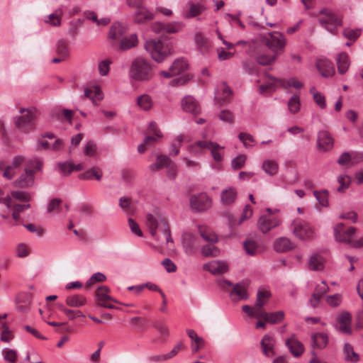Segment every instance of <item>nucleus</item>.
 I'll return each instance as SVG.
<instances>
[{
  "label": "nucleus",
  "instance_id": "nucleus-1",
  "mask_svg": "<svg viewBox=\"0 0 363 363\" xmlns=\"http://www.w3.org/2000/svg\"><path fill=\"white\" fill-rule=\"evenodd\" d=\"M144 48L152 59L158 63L162 62L174 52L173 44L170 42H164L161 38L147 40L144 44Z\"/></svg>",
  "mask_w": 363,
  "mask_h": 363
},
{
  "label": "nucleus",
  "instance_id": "nucleus-2",
  "mask_svg": "<svg viewBox=\"0 0 363 363\" xmlns=\"http://www.w3.org/2000/svg\"><path fill=\"white\" fill-rule=\"evenodd\" d=\"M151 62L142 57H136L131 63L130 77L136 81H148L153 77Z\"/></svg>",
  "mask_w": 363,
  "mask_h": 363
},
{
  "label": "nucleus",
  "instance_id": "nucleus-3",
  "mask_svg": "<svg viewBox=\"0 0 363 363\" xmlns=\"http://www.w3.org/2000/svg\"><path fill=\"white\" fill-rule=\"evenodd\" d=\"M146 225L152 236L156 237L157 230L158 229L166 237L167 243L173 242L169 226L164 218H161L158 220L152 214L147 213L146 216Z\"/></svg>",
  "mask_w": 363,
  "mask_h": 363
},
{
  "label": "nucleus",
  "instance_id": "nucleus-4",
  "mask_svg": "<svg viewBox=\"0 0 363 363\" xmlns=\"http://www.w3.org/2000/svg\"><path fill=\"white\" fill-rule=\"evenodd\" d=\"M262 42L274 54H277V56L283 52L286 45V40L284 35L275 31L268 33V37H263Z\"/></svg>",
  "mask_w": 363,
  "mask_h": 363
},
{
  "label": "nucleus",
  "instance_id": "nucleus-5",
  "mask_svg": "<svg viewBox=\"0 0 363 363\" xmlns=\"http://www.w3.org/2000/svg\"><path fill=\"white\" fill-rule=\"evenodd\" d=\"M20 113L23 115L15 118V125L21 131L27 133L34 129L33 121L35 117V108H20Z\"/></svg>",
  "mask_w": 363,
  "mask_h": 363
},
{
  "label": "nucleus",
  "instance_id": "nucleus-6",
  "mask_svg": "<svg viewBox=\"0 0 363 363\" xmlns=\"http://www.w3.org/2000/svg\"><path fill=\"white\" fill-rule=\"evenodd\" d=\"M291 230L300 240H311L315 236L313 227L300 218L294 219L291 224Z\"/></svg>",
  "mask_w": 363,
  "mask_h": 363
},
{
  "label": "nucleus",
  "instance_id": "nucleus-7",
  "mask_svg": "<svg viewBox=\"0 0 363 363\" xmlns=\"http://www.w3.org/2000/svg\"><path fill=\"white\" fill-rule=\"evenodd\" d=\"M320 14L323 16L318 18V22L321 26L324 27L328 31L334 33L337 28L342 25V21L337 15L328 9H323L320 11Z\"/></svg>",
  "mask_w": 363,
  "mask_h": 363
},
{
  "label": "nucleus",
  "instance_id": "nucleus-8",
  "mask_svg": "<svg viewBox=\"0 0 363 363\" xmlns=\"http://www.w3.org/2000/svg\"><path fill=\"white\" fill-rule=\"evenodd\" d=\"M189 201L191 208L198 212L205 211L211 206V201L205 193L191 195Z\"/></svg>",
  "mask_w": 363,
  "mask_h": 363
},
{
  "label": "nucleus",
  "instance_id": "nucleus-9",
  "mask_svg": "<svg viewBox=\"0 0 363 363\" xmlns=\"http://www.w3.org/2000/svg\"><path fill=\"white\" fill-rule=\"evenodd\" d=\"M281 224V219L274 215L261 216L257 222V227L262 233H267Z\"/></svg>",
  "mask_w": 363,
  "mask_h": 363
},
{
  "label": "nucleus",
  "instance_id": "nucleus-10",
  "mask_svg": "<svg viewBox=\"0 0 363 363\" xmlns=\"http://www.w3.org/2000/svg\"><path fill=\"white\" fill-rule=\"evenodd\" d=\"M357 231L354 227H350L347 230H345V225L342 223H340L334 228V235L335 240L340 242L351 243L352 238Z\"/></svg>",
  "mask_w": 363,
  "mask_h": 363
},
{
  "label": "nucleus",
  "instance_id": "nucleus-11",
  "mask_svg": "<svg viewBox=\"0 0 363 363\" xmlns=\"http://www.w3.org/2000/svg\"><path fill=\"white\" fill-rule=\"evenodd\" d=\"M182 26L180 23L164 24L160 22H155L152 24V30L157 34L175 33L179 32Z\"/></svg>",
  "mask_w": 363,
  "mask_h": 363
},
{
  "label": "nucleus",
  "instance_id": "nucleus-12",
  "mask_svg": "<svg viewBox=\"0 0 363 363\" xmlns=\"http://www.w3.org/2000/svg\"><path fill=\"white\" fill-rule=\"evenodd\" d=\"M352 314L348 311L342 312L336 318L337 326L339 331L344 334L351 335L352 333Z\"/></svg>",
  "mask_w": 363,
  "mask_h": 363
},
{
  "label": "nucleus",
  "instance_id": "nucleus-13",
  "mask_svg": "<svg viewBox=\"0 0 363 363\" xmlns=\"http://www.w3.org/2000/svg\"><path fill=\"white\" fill-rule=\"evenodd\" d=\"M318 149L321 152L330 150L334 145V139L327 130H320L318 133Z\"/></svg>",
  "mask_w": 363,
  "mask_h": 363
},
{
  "label": "nucleus",
  "instance_id": "nucleus-14",
  "mask_svg": "<svg viewBox=\"0 0 363 363\" xmlns=\"http://www.w3.org/2000/svg\"><path fill=\"white\" fill-rule=\"evenodd\" d=\"M182 245L189 254H194L199 247V241L196 235L191 233H184L182 235Z\"/></svg>",
  "mask_w": 363,
  "mask_h": 363
},
{
  "label": "nucleus",
  "instance_id": "nucleus-15",
  "mask_svg": "<svg viewBox=\"0 0 363 363\" xmlns=\"http://www.w3.org/2000/svg\"><path fill=\"white\" fill-rule=\"evenodd\" d=\"M182 108L184 111L191 113L194 116L199 115L201 108L199 102L191 96H186L182 100Z\"/></svg>",
  "mask_w": 363,
  "mask_h": 363
},
{
  "label": "nucleus",
  "instance_id": "nucleus-16",
  "mask_svg": "<svg viewBox=\"0 0 363 363\" xmlns=\"http://www.w3.org/2000/svg\"><path fill=\"white\" fill-rule=\"evenodd\" d=\"M34 174L33 169L30 167H26L25 173L14 182L15 186L23 189L31 186L34 182Z\"/></svg>",
  "mask_w": 363,
  "mask_h": 363
},
{
  "label": "nucleus",
  "instance_id": "nucleus-17",
  "mask_svg": "<svg viewBox=\"0 0 363 363\" xmlns=\"http://www.w3.org/2000/svg\"><path fill=\"white\" fill-rule=\"evenodd\" d=\"M276 345L275 339L268 335H264L260 342L262 353L267 357H272L275 355L274 347Z\"/></svg>",
  "mask_w": 363,
  "mask_h": 363
},
{
  "label": "nucleus",
  "instance_id": "nucleus-18",
  "mask_svg": "<svg viewBox=\"0 0 363 363\" xmlns=\"http://www.w3.org/2000/svg\"><path fill=\"white\" fill-rule=\"evenodd\" d=\"M203 269L208 271L212 274H221L228 270L226 262L218 260H213L203 265Z\"/></svg>",
  "mask_w": 363,
  "mask_h": 363
},
{
  "label": "nucleus",
  "instance_id": "nucleus-19",
  "mask_svg": "<svg viewBox=\"0 0 363 363\" xmlns=\"http://www.w3.org/2000/svg\"><path fill=\"white\" fill-rule=\"evenodd\" d=\"M186 334L191 340L192 352L196 353L205 347V340L192 329H186Z\"/></svg>",
  "mask_w": 363,
  "mask_h": 363
},
{
  "label": "nucleus",
  "instance_id": "nucleus-20",
  "mask_svg": "<svg viewBox=\"0 0 363 363\" xmlns=\"http://www.w3.org/2000/svg\"><path fill=\"white\" fill-rule=\"evenodd\" d=\"M316 67L321 75L324 77H330L335 74L333 64L328 60H317Z\"/></svg>",
  "mask_w": 363,
  "mask_h": 363
},
{
  "label": "nucleus",
  "instance_id": "nucleus-21",
  "mask_svg": "<svg viewBox=\"0 0 363 363\" xmlns=\"http://www.w3.org/2000/svg\"><path fill=\"white\" fill-rule=\"evenodd\" d=\"M286 345L291 353L296 357L301 356L304 351L303 345L295 338L294 335L286 340Z\"/></svg>",
  "mask_w": 363,
  "mask_h": 363
},
{
  "label": "nucleus",
  "instance_id": "nucleus-22",
  "mask_svg": "<svg viewBox=\"0 0 363 363\" xmlns=\"http://www.w3.org/2000/svg\"><path fill=\"white\" fill-rule=\"evenodd\" d=\"M199 233L202 239L211 243H216L218 242V238L213 230L206 225H198Z\"/></svg>",
  "mask_w": 363,
  "mask_h": 363
},
{
  "label": "nucleus",
  "instance_id": "nucleus-23",
  "mask_svg": "<svg viewBox=\"0 0 363 363\" xmlns=\"http://www.w3.org/2000/svg\"><path fill=\"white\" fill-rule=\"evenodd\" d=\"M249 283L247 281H242L237 283L233 285V288L231 291V296H237L239 300H246L248 298V294L247 292Z\"/></svg>",
  "mask_w": 363,
  "mask_h": 363
},
{
  "label": "nucleus",
  "instance_id": "nucleus-24",
  "mask_svg": "<svg viewBox=\"0 0 363 363\" xmlns=\"http://www.w3.org/2000/svg\"><path fill=\"white\" fill-rule=\"evenodd\" d=\"M134 21L138 23H143L153 18V14L145 6H141L135 9Z\"/></svg>",
  "mask_w": 363,
  "mask_h": 363
},
{
  "label": "nucleus",
  "instance_id": "nucleus-25",
  "mask_svg": "<svg viewBox=\"0 0 363 363\" xmlns=\"http://www.w3.org/2000/svg\"><path fill=\"white\" fill-rule=\"evenodd\" d=\"M270 297V291L264 289H259L257 291V298L255 306L257 308V309L261 313H263L264 311L263 307L267 303Z\"/></svg>",
  "mask_w": 363,
  "mask_h": 363
},
{
  "label": "nucleus",
  "instance_id": "nucleus-26",
  "mask_svg": "<svg viewBox=\"0 0 363 363\" xmlns=\"http://www.w3.org/2000/svg\"><path fill=\"white\" fill-rule=\"evenodd\" d=\"M328 343V336L325 333H314L311 335V345L313 348L323 349Z\"/></svg>",
  "mask_w": 363,
  "mask_h": 363
},
{
  "label": "nucleus",
  "instance_id": "nucleus-27",
  "mask_svg": "<svg viewBox=\"0 0 363 363\" xmlns=\"http://www.w3.org/2000/svg\"><path fill=\"white\" fill-rule=\"evenodd\" d=\"M262 315L259 319H263L265 322L270 324H276L283 320L284 318V313L282 311H279L272 313H267L265 311L261 313Z\"/></svg>",
  "mask_w": 363,
  "mask_h": 363
},
{
  "label": "nucleus",
  "instance_id": "nucleus-28",
  "mask_svg": "<svg viewBox=\"0 0 363 363\" xmlns=\"http://www.w3.org/2000/svg\"><path fill=\"white\" fill-rule=\"evenodd\" d=\"M103 177V172L99 167H93L79 175L82 180H91L94 178L100 181Z\"/></svg>",
  "mask_w": 363,
  "mask_h": 363
},
{
  "label": "nucleus",
  "instance_id": "nucleus-29",
  "mask_svg": "<svg viewBox=\"0 0 363 363\" xmlns=\"http://www.w3.org/2000/svg\"><path fill=\"white\" fill-rule=\"evenodd\" d=\"M126 26L121 23H114L110 28L108 38L112 40H118L127 32Z\"/></svg>",
  "mask_w": 363,
  "mask_h": 363
},
{
  "label": "nucleus",
  "instance_id": "nucleus-30",
  "mask_svg": "<svg viewBox=\"0 0 363 363\" xmlns=\"http://www.w3.org/2000/svg\"><path fill=\"white\" fill-rule=\"evenodd\" d=\"M291 240L285 237L277 239L274 242V249L278 252H286L293 249Z\"/></svg>",
  "mask_w": 363,
  "mask_h": 363
},
{
  "label": "nucleus",
  "instance_id": "nucleus-31",
  "mask_svg": "<svg viewBox=\"0 0 363 363\" xmlns=\"http://www.w3.org/2000/svg\"><path fill=\"white\" fill-rule=\"evenodd\" d=\"M344 359L346 362L357 363L360 360L359 354H357L352 345L345 343L343 347Z\"/></svg>",
  "mask_w": 363,
  "mask_h": 363
},
{
  "label": "nucleus",
  "instance_id": "nucleus-32",
  "mask_svg": "<svg viewBox=\"0 0 363 363\" xmlns=\"http://www.w3.org/2000/svg\"><path fill=\"white\" fill-rule=\"evenodd\" d=\"M336 61L337 65L338 72L341 74H345L347 71L350 65L348 55L346 52L340 53L337 55Z\"/></svg>",
  "mask_w": 363,
  "mask_h": 363
},
{
  "label": "nucleus",
  "instance_id": "nucleus-33",
  "mask_svg": "<svg viewBox=\"0 0 363 363\" xmlns=\"http://www.w3.org/2000/svg\"><path fill=\"white\" fill-rule=\"evenodd\" d=\"M188 67L189 64L183 57L176 59L170 66L171 70L175 76L184 72Z\"/></svg>",
  "mask_w": 363,
  "mask_h": 363
},
{
  "label": "nucleus",
  "instance_id": "nucleus-34",
  "mask_svg": "<svg viewBox=\"0 0 363 363\" xmlns=\"http://www.w3.org/2000/svg\"><path fill=\"white\" fill-rule=\"evenodd\" d=\"M237 197V191L233 187H229L222 191L220 194L221 202L225 205L233 203Z\"/></svg>",
  "mask_w": 363,
  "mask_h": 363
},
{
  "label": "nucleus",
  "instance_id": "nucleus-35",
  "mask_svg": "<svg viewBox=\"0 0 363 363\" xmlns=\"http://www.w3.org/2000/svg\"><path fill=\"white\" fill-rule=\"evenodd\" d=\"M138 40L136 34H132L128 37L122 38L119 44L120 50L124 51L135 47Z\"/></svg>",
  "mask_w": 363,
  "mask_h": 363
},
{
  "label": "nucleus",
  "instance_id": "nucleus-36",
  "mask_svg": "<svg viewBox=\"0 0 363 363\" xmlns=\"http://www.w3.org/2000/svg\"><path fill=\"white\" fill-rule=\"evenodd\" d=\"M66 304L70 307H81L84 306L87 301L85 296L80 294L69 296L66 298Z\"/></svg>",
  "mask_w": 363,
  "mask_h": 363
},
{
  "label": "nucleus",
  "instance_id": "nucleus-37",
  "mask_svg": "<svg viewBox=\"0 0 363 363\" xmlns=\"http://www.w3.org/2000/svg\"><path fill=\"white\" fill-rule=\"evenodd\" d=\"M110 289L106 286H101L96 291V302H101L103 301H111L118 303V301L108 295Z\"/></svg>",
  "mask_w": 363,
  "mask_h": 363
},
{
  "label": "nucleus",
  "instance_id": "nucleus-38",
  "mask_svg": "<svg viewBox=\"0 0 363 363\" xmlns=\"http://www.w3.org/2000/svg\"><path fill=\"white\" fill-rule=\"evenodd\" d=\"M308 268L313 271L323 270L324 268V259L319 255H312L308 261Z\"/></svg>",
  "mask_w": 363,
  "mask_h": 363
},
{
  "label": "nucleus",
  "instance_id": "nucleus-39",
  "mask_svg": "<svg viewBox=\"0 0 363 363\" xmlns=\"http://www.w3.org/2000/svg\"><path fill=\"white\" fill-rule=\"evenodd\" d=\"M170 160H171L167 155H160L157 157L155 162L149 166L150 170L156 172L162 168H166Z\"/></svg>",
  "mask_w": 363,
  "mask_h": 363
},
{
  "label": "nucleus",
  "instance_id": "nucleus-40",
  "mask_svg": "<svg viewBox=\"0 0 363 363\" xmlns=\"http://www.w3.org/2000/svg\"><path fill=\"white\" fill-rule=\"evenodd\" d=\"M215 243L208 242L201 248V254L206 257H216L220 255V250L214 245Z\"/></svg>",
  "mask_w": 363,
  "mask_h": 363
},
{
  "label": "nucleus",
  "instance_id": "nucleus-41",
  "mask_svg": "<svg viewBox=\"0 0 363 363\" xmlns=\"http://www.w3.org/2000/svg\"><path fill=\"white\" fill-rule=\"evenodd\" d=\"M262 168L266 174L274 176L278 172L279 164L274 160H266L263 162Z\"/></svg>",
  "mask_w": 363,
  "mask_h": 363
},
{
  "label": "nucleus",
  "instance_id": "nucleus-42",
  "mask_svg": "<svg viewBox=\"0 0 363 363\" xmlns=\"http://www.w3.org/2000/svg\"><path fill=\"white\" fill-rule=\"evenodd\" d=\"M277 58V54L274 53L272 55L266 54H259L256 57V61L260 65L267 66L274 64Z\"/></svg>",
  "mask_w": 363,
  "mask_h": 363
},
{
  "label": "nucleus",
  "instance_id": "nucleus-43",
  "mask_svg": "<svg viewBox=\"0 0 363 363\" xmlns=\"http://www.w3.org/2000/svg\"><path fill=\"white\" fill-rule=\"evenodd\" d=\"M137 104L144 111H149L153 106L152 100L147 94H143L138 97Z\"/></svg>",
  "mask_w": 363,
  "mask_h": 363
},
{
  "label": "nucleus",
  "instance_id": "nucleus-44",
  "mask_svg": "<svg viewBox=\"0 0 363 363\" xmlns=\"http://www.w3.org/2000/svg\"><path fill=\"white\" fill-rule=\"evenodd\" d=\"M361 32L362 30L360 28L353 30L349 28H346L343 30L342 35L347 40L352 42H354L360 36Z\"/></svg>",
  "mask_w": 363,
  "mask_h": 363
},
{
  "label": "nucleus",
  "instance_id": "nucleus-45",
  "mask_svg": "<svg viewBox=\"0 0 363 363\" xmlns=\"http://www.w3.org/2000/svg\"><path fill=\"white\" fill-rule=\"evenodd\" d=\"M313 194L322 206H328L329 193L328 190L314 191Z\"/></svg>",
  "mask_w": 363,
  "mask_h": 363
},
{
  "label": "nucleus",
  "instance_id": "nucleus-46",
  "mask_svg": "<svg viewBox=\"0 0 363 363\" xmlns=\"http://www.w3.org/2000/svg\"><path fill=\"white\" fill-rule=\"evenodd\" d=\"M223 147L220 146L218 143H214L210 150L213 160L216 162L223 160Z\"/></svg>",
  "mask_w": 363,
  "mask_h": 363
},
{
  "label": "nucleus",
  "instance_id": "nucleus-47",
  "mask_svg": "<svg viewBox=\"0 0 363 363\" xmlns=\"http://www.w3.org/2000/svg\"><path fill=\"white\" fill-rule=\"evenodd\" d=\"M269 79L270 81L259 86V92L261 94L273 90L275 83L278 82L281 85V82H283L282 79H277L274 77H271Z\"/></svg>",
  "mask_w": 363,
  "mask_h": 363
},
{
  "label": "nucleus",
  "instance_id": "nucleus-48",
  "mask_svg": "<svg viewBox=\"0 0 363 363\" xmlns=\"http://www.w3.org/2000/svg\"><path fill=\"white\" fill-rule=\"evenodd\" d=\"M289 111L294 114L300 109V99L297 95L292 96L288 102Z\"/></svg>",
  "mask_w": 363,
  "mask_h": 363
},
{
  "label": "nucleus",
  "instance_id": "nucleus-49",
  "mask_svg": "<svg viewBox=\"0 0 363 363\" xmlns=\"http://www.w3.org/2000/svg\"><path fill=\"white\" fill-rule=\"evenodd\" d=\"M195 43L198 48L201 50H205L208 47V39L200 32L195 35Z\"/></svg>",
  "mask_w": 363,
  "mask_h": 363
},
{
  "label": "nucleus",
  "instance_id": "nucleus-50",
  "mask_svg": "<svg viewBox=\"0 0 363 363\" xmlns=\"http://www.w3.org/2000/svg\"><path fill=\"white\" fill-rule=\"evenodd\" d=\"M56 52L58 55L62 57H66L68 55L69 50L65 40L60 39L57 41Z\"/></svg>",
  "mask_w": 363,
  "mask_h": 363
},
{
  "label": "nucleus",
  "instance_id": "nucleus-51",
  "mask_svg": "<svg viewBox=\"0 0 363 363\" xmlns=\"http://www.w3.org/2000/svg\"><path fill=\"white\" fill-rule=\"evenodd\" d=\"M204 10V8L203 6H201L199 4H189V11L188 13L186 14V18H193L195 17L200 13H202V11Z\"/></svg>",
  "mask_w": 363,
  "mask_h": 363
},
{
  "label": "nucleus",
  "instance_id": "nucleus-52",
  "mask_svg": "<svg viewBox=\"0 0 363 363\" xmlns=\"http://www.w3.org/2000/svg\"><path fill=\"white\" fill-rule=\"evenodd\" d=\"M4 358L9 363H16L18 353L16 350L11 349H4L2 352Z\"/></svg>",
  "mask_w": 363,
  "mask_h": 363
},
{
  "label": "nucleus",
  "instance_id": "nucleus-53",
  "mask_svg": "<svg viewBox=\"0 0 363 363\" xmlns=\"http://www.w3.org/2000/svg\"><path fill=\"white\" fill-rule=\"evenodd\" d=\"M106 276L100 272L94 274L89 279L86 281V286L89 289L92 285L96 282H103L106 280Z\"/></svg>",
  "mask_w": 363,
  "mask_h": 363
},
{
  "label": "nucleus",
  "instance_id": "nucleus-54",
  "mask_svg": "<svg viewBox=\"0 0 363 363\" xmlns=\"http://www.w3.org/2000/svg\"><path fill=\"white\" fill-rule=\"evenodd\" d=\"M246 156L245 155H240L234 158L231 162V167L234 170H238L242 168L246 162Z\"/></svg>",
  "mask_w": 363,
  "mask_h": 363
},
{
  "label": "nucleus",
  "instance_id": "nucleus-55",
  "mask_svg": "<svg viewBox=\"0 0 363 363\" xmlns=\"http://www.w3.org/2000/svg\"><path fill=\"white\" fill-rule=\"evenodd\" d=\"M63 15V11L61 9L57 10L55 13H51L49 16V23L54 26H60L61 25V17Z\"/></svg>",
  "mask_w": 363,
  "mask_h": 363
},
{
  "label": "nucleus",
  "instance_id": "nucleus-56",
  "mask_svg": "<svg viewBox=\"0 0 363 363\" xmlns=\"http://www.w3.org/2000/svg\"><path fill=\"white\" fill-rule=\"evenodd\" d=\"M337 182L340 184V186L337 189V191L340 193L347 189L350 184V180L347 175H339Z\"/></svg>",
  "mask_w": 363,
  "mask_h": 363
},
{
  "label": "nucleus",
  "instance_id": "nucleus-57",
  "mask_svg": "<svg viewBox=\"0 0 363 363\" xmlns=\"http://www.w3.org/2000/svg\"><path fill=\"white\" fill-rule=\"evenodd\" d=\"M11 196L17 200L28 202L31 199L29 193L21 191H13L11 192Z\"/></svg>",
  "mask_w": 363,
  "mask_h": 363
},
{
  "label": "nucleus",
  "instance_id": "nucleus-58",
  "mask_svg": "<svg viewBox=\"0 0 363 363\" xmlns=\"http://www.w3.org/2000/svg\"><path fill=\"white\" fill-rule=\"evenodd\" d=\"M283 82H281V86L284 88L293 86L296 89H301L303 87V84L299 82L296 78H291L287 82L282 79Z\"/></svg>",
  "mask_w": 363,
  "mask_h": 363
},
{
  "label": "nucleus",
  "instance_id": "nucleus-59",
  "mask_svg": "<svg viewBox=\"0 0 363 363\" xmlns=\"http://www.w3.org/2000/svg\"><path fill=\"white\" fill-rule=\"evenodd\" d=\"M242 311L247 313L250 316L255 317L256 318L259 319L260 316L262 315V313L259 311L257 309L255 306L253 307H251L248 305H245L242 306Z\"/></svg>",
  "mask_w": 363,
  "mask_h": 363
},
{
  "label": "nucleus",
  "instance_id": "nucleus-60",
  "mask_svg": "<svg viewBox=\"0 0 363 363\" xmlns=\"http://www.w3.org/2000/svg\"><path fill=\"white\" fill-rule=\"evenodd\" d=\"M111 64V61L108 59L102 60L99 63V71L101 76H105L108 73Z\"/></svg>",
  "mask_w": 363,
  "mask_h": 363
},
{
  "label": "nucleus",
  "instance_id": "nucleus-61",
  "mask_svg": "<svg viewBox=\"0 0 363 363\" xmlns=\"http://www.w3.org/2000/svg\"><path fill=\"white\" fill-rule=\"evenodd\" d=\"M244 247L248 255H254L257 249V244L254 240H247L244 243Z\"/></svg>",
  "mask_w": 363,
  "mask_h": 363
},
{
  "label": "nucleus",
  "instance_id": "nucleus-62",
  "mask_svg": "<svg viewBox=\"0 0 363 363\" xmlns=\"http://www.w3.org/2000/svg\"><path fill=\"white\" fill-rule=\"evenodd\" d=\"M62 203V200L60 199H53L50 201L48 205V212L51 213L54 211H57V212H60V206Z\"/></svg>",
  "mask_w": 363,
  "mask_h": 363
},
{
  "label": "nucleus",
  "instance_id": "nucleus-63",
  "mask_svg": "<svg viewBox=\"0 0 363 363\" xmlns=\"http://www.w3.org/2000/svg\"><path fill=\"white\" fill-rule=\"evenodd\" d=\"M167 176L169 179H174L177 175V167L176 164L172 161L170 160L168 165L166 167Z\"/></svg>",
  "mask_w": 363,
  "mask_h": 363
},
{
  "label": "nucleus",
  "instance_id": "nucleus-64",
  "mask_svg": "<svg viewBox=\"0 0 363 363\" xmlns=\"http://www.w3.org/2000/svg\"><path fill=\"white\" fill-rule=\"evenodd\" d=\"M341 295L336 294L326 297V302L333 307L338 306L341 303Z\"/></svg>",
  "mask_w": 363,
  "mask_h": 363
}]
</instances>
